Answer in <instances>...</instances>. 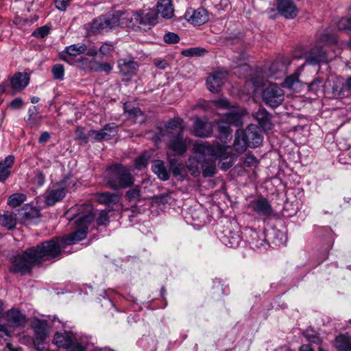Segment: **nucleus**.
Instances as JSON below:
<instances>
[{
  "label": "nucleus",
  "mask_w": 351,
  "mask_h": 351,
  "mask_svg": "<svg viewBox=\"0 0 351 351\" xmlns=\"http://www.w3.org/2000/svg\"><path fill=\"white\" fill-rule=\"evenodd\" d=\"M201 170L204 177H212L216 173L215 160L205 157L202 161Z\"/></svg>",
  "instance_id": "58836bf2"
},
{
  "label": "nucleus",
  "mask_w": 351,
  "mask_h": 351,
  "mask_svg": "<svg viewBox=\"0 0 351 351\" xmlns=\"http://www.w3.org/2000/svg\"><path fill=\"white\" fill-rule=\"evenodd\" d=\"M220 240L227 247H237L241 241V237L239 231H232L230 228H226L222 232Z\"/></svg>",
  "instance_id": "5701e85b"
},
{
  "label": "nucleus",
  "mask_w": 351,
  "mask_h": 351,
  "mask_svg": "<svg viewBox=\"0 0 351 351\" xmlns=\"http://www.w3.org/2000/svg\"><path fill=\"white\" fill-rule=\"evenodd\" d=\"M17 224L16 214L0 210V225L8 230H13Z\"/></svg>",
  "instance_id": "c756f323"
},
{
  "label": "nucleus",
  "mask_w": 351,
  "mask_h": 351,
  "mask_svg": "<svg viewBox=\"0 0 351 351\" xmlns=\"http://www.w3.org/2000/svg\"><path fill=\"white\" fill-rule=\"evenodd\" d=\"M51 73L55 80L62 81L64 76V66L61 64H56L53 66Z\"/></svg>",
  "instance_id": "49530a36"
},
{
  "label": "nucleus",
  "mask_w": 351,
  "mask_h": 351,
  "mask_svg": "<svg viewBox=\"0 0 351 351\" xmlns=\"http://www.w3.org/2000/svg\"><path fill=\"white\" fill-rule=\"evenodd\" d=\"M146 116L138 108H133V123L142 124L145 121Z\"/></svg>",
  "instance_id": "09e8293b"
},
{
  "label": "nucleus",
  "mask_w": 351,
  "mask_h": 351,
  "mask_svg": "<svg viewBox=\"0 0 351 351\" xmlns=\"http://www.w3.org/2000/svg\"><path fill=\"white\" fill-rule=\"evenodd\" d=\"M164 41L167 44H176L180 40L179 36L173 32H168L163 36Z\"/></svg>",
  "instance_id": "13d9d810"
},
{
  "label": "nucleus",
  "mask_w": 351,
  "mask_h": 351,
  "mask_svg": "<svg viewBox=\"0 0 351 351\" xmlns=\"http://www.w3.org/2000/svg\"><path fill=\"white\" fill-rule=\"evenodd\" d=\"M111 134H108L102 130H90L88 132V136L91 138L93 141L100 142L110 139Z\"/></svg>",
  "instance_id": "c03bdc74"
},
{
  "label": "nucleus",
  "mask_w": 351,
  "mask_h": 351,
  "mask_svg": "<svg viewBox=\"0 0 351 351\" xmlns=\"http://www.w3.org/2000/svg\"><path fill=\"white\" fill-rule=\"evenodd\" d=\"M277 9L282 16L289 19L295 18L298 13V9L292 0H277Z\"/></svg>",
  "instance_id": "a211bd4d"
},
{
  "label": "nucleus",
  "mask_w": 351,
  "mask_h": 351,
  "mask_svg": "<svg viewBox=\"0 0 351 351\" xmlns=\"http://www.w3.org/2000/svg\"><path fill=\"white\" fill-rule=\"evenodd\" d=\"M6 325L9 328L23 327L26 322V317L18 308H12L5 313Z\"/></svg>",
  "instance_id": "dca6fc26"
},
{
  "label": "nucleus",
  "mask_w": 351,
  "mask_h": 351,
  "mask_svg": "<svg viewBox=\"0 0 351 351\" xmlns=\"http://www.w3.org/2000/svg\"><path fill=\"white\" fill-rule=\"evenodd\" d=\"M120 73L124 77L123 80L129 81L132 74V58H122L118 61Z\"/></svg>",
  "instance_id": "4c0bfd02"
},
{
  "label": "nucleus",
  "mask_w": 351,
  "mask_h": 351,
  "mask_svg": "<svg viewBox=\"0 0 351 351\" xmlns=\"http://www.w3.org/2000/svg\"><path fill=\"white\" fill-rule=\"evenodd\" d=\"M21 219L20 223L22 224H27L33 221L36 219L40 217V210L36 207L32 206L29 204H25L20 210Z\"/></svg>",
  "instance_id": "b1692460"
},
{
  "label": "nucleus",
  "mask_w": 351,
  "mask_h": 351,
  "mask_svg": "<svg viewBox=\"0 0 351 351\" xmlns=\"http://www.w3.org/2000/svg\"><path fill=\"white\" fill-rule=\"evenodd\" d=\"M242 130H237L235 133V138L234 141V148L236 152L239 154L243 153L247 147L248 142L246 141L245 136Z\"/></svg>",
  "instance_id": "e433bc0d"
},
{
  "label": "nucleus",
  "mask_w": 351,
  "mask_h": 351,
  "mask_svg": "<svg viewBox=\"0 0 351 351\" xmlns=\"http://www.w3.org/2000/svg\"><path fill=\"white\" fill-rule=\"evenodd\" d=\"M29 77L27 73H16L10 80V84L14 91H21L27 86Z\"/></svg>",
  "instance_id": "393cba45"
},
{
  "label": "nucleus",
  "mask_w": 351,
  "mask_h": 351,
  "mask_svg": "<svg viewBox=\"0 0 351 351\" xmlns=\"http://www.w3.org/2000/svg\"><path fill=\"white\" fill-rule=\"evenodd\" d=\"M304 336L311 344L301 346L299 351H313L315 348H312L311 344L314 343L319 346L322 342L321 339L312 330H306Z\"/></svg>",
  "instance_id": "72a5a7b5"
},
{
  "label": "nucleus",
  "mask_w": 351,
  "mask_h": 351,
  "mask_svg": "<svg viewBox=\"0 0 351 351\" xmlns=\"http://www.w3.org/2000/svg\"><path fill=\"white\" fill-rule=\"evenodd\" d=\"M51 28L47 25H43L42 27H40L37 29H36L33 33L32 36L36 37L43 38L47 36L50 33Z\"/></svg>",
  "instance_id": "864d4df0"
},
{
  "label": "nucleus",
  "mask_w": 351,
  "mask_h": 351,
  "mask_svg": "<svg viewBox=\"0 0 351 351\" xmlns=\"http://www.w3.org/2000/svg\"><path fill=\"white\" fill-rule=\"evenodd\" d=\"M94 220V215L91 212L80 216L76 221L79 229L72 233L61 237L64 245H73L86 239L89 225Z\"/></svg>",
  "instance_id": "423d86ee"
},
{
  "label": "nucleus",
  "mask_w": 351,
  "mask_h": 351,
  "mask_svg": "<svg viewBox=\"0 0 351 351\" xmlns=\"http://www.w3.org/2000/svg\"><path fill=\"white\" fill-rule=\"evenodd\" d=\"M71 0H55V6L60 11H65Z\"/></svg>",
  "instance_id": "338daca9"
},
{
  "label": "nucleus",
  "mask_w": 351,
  "mask_h": 351,
  "mask_svg": "<svg viewBox=\"0 0 351 351\" xmlns=\"http://www.w3.org/2000/svg\"><path fill=\"white\" fill-rule=\"evenodd\" d=\"M334 346L338 351H351V335L348 333L339 335L334 341Z\"/></svg>",
  "instance_id": "2f4dec72"
},
{
  "label": "nucleus",
  "mask_w": 351,
  "mask_h": 351,
  "mask_svg": "<svg viewBox=\"0 0 351 351\" xmlns=\"http://www.w3.org/2000/svg\"><path fill=\"white\" fill-rule=\"evenodd\" d=\"M152 169L153 172L161 180L166 181L168 180L170 178V170L167 168L165 163L162 160H154L152 166Z\"/></svg>",
  "instance_id": "cd10ccee"
},
{
  "label": "nucleus",
  "mask_w": 351,
  "mask_h": 351,
  "mask_svg": "<svg viewBox=\"0 0 351 351\" xmlns=\"http://www.w3.org/2000/svg\"><path fill=\"white\" fill-rule=\"evenodd\" d=\"M65 247L61 237H55L40 245L27 248L29 254H34L39 265L44 261L58 258Z\"/></svg>",
  "instance_id": "7ed1b4c3"
},
{
  "label": "nucleus",
  "mask_w": 351,
  "mask_h": 351,
  "mask_svg": "<svg viewBox=\"0 0 351 351\" xmlns=\"http://www.w3.org/2000/svg\"><path fill=\"white\" fill-rule=\"evenodd\" d=\"M206 51L202 48L193 47L190 48L182 51V55L186 57L200 56H202Z\"/></svg>",
  "instance_id": "8fccbe9b"
},
{
  "label": "nucleus",
  "mask_w": 351,
  "mask_h": 351,
  "mask_svg": "<svg viewBox=\"0 0 351 351\" xmlns=\"http://www.w3.org/2000/svg\"><path fill=\"white\" fill-rule=\"evenodd\" d=\"M261 97L267 106L276 108L281 105L284 101L285 93L278 85L270 83L263 86Z\"/></svg>",
  "instance_id": "6e6552de"
},
{
  "label": "nucleus",
  "mask_w": 351,
  "mask_h": 351,
  "mask_svg": "<svg viewBox=\"0 0 351 351\" xmlns=\"http://www.w3.org/2000/svg\"><path fill=\"white\" fill-rule=\"evenodd\" d=\"M185 19L195 25H201L206 23L209 18L208 12L204 8L194 10L189 8L184 14Z\"/></svg>",
  "instance_id": "f3484780"
},
{
  "label": "nucleus",
  "mask_w": 351,
  "mask_h": 351,
  "mask_svg": "<svg viewBox=\"0 0 351 351\" xmlns=\"http://www.w3.org/2000/svg\"><path fill=\"white\" fill-rule=\"evenodd\" d=\"M93 29L95 32H107L112 27V23L110 19L106 17H100L93 23Z\"/></svg>",
  "instance_id": "a19ab883"
},
{
  "label": "nucleus",
  "mask_w": 351,
  "mask_h": 351,
  "mask_svg": "<svg viewBox=\"0 0 351 351\" xmlns=\"http://www.w3.org/2000/svg\"><path fill=\"white\" fill-rule=\"evenodd\" d=\"M294 57L295 58H304L305 59L306 63L311 65H317L327 62L326 52L318 46L311 48L308 51L304 52L301 56L295 54Z\"/></svg>",
  "instance_id": "9b49d317"
},
{
  "label": "nucleus",
  "mask_w": 351,
  "mask_h": 351,
  "mask_svg": "<svg viewBox=\"0 0 351 351\" xmlns=\"http://www.w3.org/2000/svg\"><path fill=\"white\" fill-rule=\"evenodd\" d=\"M337 27L341 31L351 30V16L340 19L337 23Z\"/></svg>",
  "instance_id": "5fc2aeb1"
},
{
  "label": "nucleus",
  "mask_w": 351,
  "mask_h": 351,
  "mask_svg": "<svg viewBox=\"0 0 351 351\" xmlns=\"http://www.w3.org/2000/svg\"><path fill=\"white\" fill-rule=\"evenodd\" d=\"M158 14H160L164 19H171L173 16V8L171 0H159L157 3Z\"/></svg>",
  "instance_id": "473e14b6"
},
{
  "label": "nucleus",
  "mask_w": 351,
  "mask_h": 351,
  "mask_svg": "<svg viewBox=\"0 0 351 351\" xmlns=\"http://www.w3.org/2000/svg\"><path fill=\"white\" fill-rule=\"evenodd\" d=\"M40 265L34 254H29L27 248L21 255L16 256L11 265L10 270L14 274L22 275L29 273L34 266Z\"/></svg>",
  "instance_id": "0eeeda50"
},
{
  "label": "nucleus",
  "mask_w": 351,
  "mask_h": 351,
  "mask_svg": "<svg viewBox=\"0 0 351 351\" xmlns=\"http://www.w3.org/2000/svg\"><path fill=\"white\" fill-rule=\"evenodd\" d=\"M23 106V101L21 97H16L12 101H11L8 107L12 110H19L21 109Z\"/></svg>",
  "instance_id": "69168bd1"
},
{
  "label": "nucleus",
  "mask_w": 351,
  "mask_h": 351,
  "mask_svg": "<svg viewBox=\"0 0 351 351\" xmlns=\"http://www.w3.org/2000/svg\"><path fill=\"white\" fill-rule=\"evenodd\" d=\"M169 166L171 169L173 174L175 176H181L183 171V165L182 163L178 162V161L175 159H169Z\"/></svg>",
  "instance_id": "de8ad7c7"
},
{
  "label": "nucleus",
  "mask_w": 351,
  "mask_h": 351,
  "mask_svg": "<svg viewBox=\"0 0 351 351\" xmlns=\"http://www.w3.org/2000/svg\"><path fill=\"white\" fill-rule=\"evenodd\" d=\"M97 201L101 204L111 206L119 202V196L115 193L104 192L97 194Z\"/></svg>",
  "instance_id": "ea45409f"
},
{
  "label": "nucleus",
  "mask_w": 351,
  "mask_h": 351,
  "mask_svg": "<svg viewBox=\"0 0 351 351\" xmlns=\"http://www.w3.org/2000/svg\"><path fill=\"white\" fill-rule=\"evenodd\" d=\"M304 336L311 344L301 346L299 351H313L315 348H312L311 344L314 343L319 346L322 342L321 339L312 330H306Z\"/></svg>",
  "instance_id": "c9c22d12"
},
{
  "label": "nucleus",
  "mask_w": 351,
  "mask_h": 351,
  "mask_svg": "<svg viewBox=\"0 0 351 351\" xmlns=\"http://www.w3.org/2000/svg\"><path fill=\"white\" fill-rule=\"evenodd\" d=\"M248 142L249 147H256L261 144L263 136L259 129L254 125H249L245 130H242Z\"/></svg>",
  "instance_id": "412c9836"
},
{
  "label": "nucleus",
  "mask_w": 351,
  "mask_h": 351,
  "mask_svg": "<svg viewBox=\"0 0 351 351\" xmlns=\"http://www.w3.org/2000/svg\"><path fill=\"white\" fill-rule=\"evenodd\" d=\"M193 151L195 156L190 157L186 166L192 176H198L200 173L202 161L205 157H213L215 160H226L230 156V147L217 144L210 145L208 143H197L194 145Z\"/></svg>",
  "instance_id": "f257e3e1"
},
{
  "label": "nucleus",
  "mask_w": 351,
  "mask_h": 351,
  "mask_svg": "<svg viewBox=\"0 0 351 351\" xmlns=\"http://www.w3.org/2000/svg\"><path fill=\"white\" fill-rule=\"evenodd\" d=\"M101 130L108 134H111L110 139L117 134V127L114 123L106 124Z\"/></svg>",
  "instance_id": "bf43d9fd"
},
{
  "label": "nucleus",
  "mask_w": 351,
  "mask_h": 351,
  "mask_svg": "<svg viewBox=\"0 0 351 351\" xmlns=\"http://www.w3.org/2000/svg\"><path fill=\"white\" fill-rule=\"evenodd\" d=\"M27 196L24 193H16L9 196L8 199V205L16 208L25 202Z\"/></svg>",
  "instance_id": "37998d69"
},
{
  "label": "nucleus",
  "mask_w": 351,
  "mask_h": 351,
  "mask_svg": "<svg viewBox=\"0 0 351 351\" xmlns=\"http://www.w3.org/2000/svg\"><path fill=\"white\" fill-rule=\"evenodd\" d=\"M47 322L43 320L36 319L32 324L34 330L36 339L40 342H43L47 337L48 332L47 328Z\"/></svg>",
  "instance_id": "c85d7f7f"
},
{
  "label": "nucleus",
  "mask_w": 351,
  "mask_h": 351,
  "mask_svg": "<svg viewBox=\"0 0 351 351\" xmlns=\"http://www.w3.org/2000/svg\"><path fill=\"white\" fill-rule=\"evenodd\" d=\"M53 343L59 348L69 349L73 346L76 351H101L95 346L92 337L84 335L78 337L72 331H58L54 334Z\"/></svg>",
  "instance_id": "f03ea898"
},
{
  "label": "nucleus",
  "mask_w": 351,
  "mask_h": 351,
  "mask_svg": "<svg viewBox=\"0 0 351 351\" xmlns=\"http://www.w3.org/2000/svg\"><path fill=\"white\" fill-rule=\"evenodd\" d=\"M219 133L221 138H227L229 135L232 134V130L230 128V125L224 120L222 117L216 121Z\"/></svg>",
  "instance_id": "79ce46f5"
},
{
  "label": "nucleus",
  "mask_w": 351,
  "mask_h": 351,
  "mask_svg": "<svg viewBox=\"0 0 351 351\" xmlns=\"http://www.w3.org/2000/svg\"><path fill=\"white\" fill-rule=\"evenodd\" d=\"M319 41L325 44H334L337 43V39L335 36L324 33L320 35Z\"/></svg>",
  "instance_id": "e2e57ef3"
},
{
  "label": "nucleus",
  "mask_w": 351,
  "mask_h": 351,
  "mask_svg": "<svg viewBox=\"0 0 351 351\" xmlns=\"http://www.w3.org/2000/svg\"><path fill=\"white\" fill-rule=\"evenodd\" d=\"M14 161V156L9 155L0 162V182L4 183L10 177Z\"/></svg>",
  "instance_id": "bb28decb"
},
{
  "label": "nucleus",
  "mask_w": 351,
  "mask_h": 351,
  "mask_svg": "<svg viewBox=\"0 0 351 351\" xmlns=\"http://www.w3.org/2000/svg\"><path fill=\"white\" fill-rule=\"evenodd\" d=\"M257 158L252 154H247L243 158V164L248 167H255L258 165Z\"/></svg>",
  "instance_id": "4d7b16f0"
},
{
  "label": "nucleus",
  "mask_w": 351,
  "mask_h": 351,
  "mask_svg": "<svg viewBox=\"0 0 351 351\" xmlns=\"http://www.w3.org/2000/svg\"><path fill=\"white\" fill-rule=\"evenodd\" d=\"M304 336L311 344L301 346L299 351H313L315 348H312L311 344L314 343L319 346L322 342L321 339L312 330H306Z\"/></svg>",
  "instance_id": "f704fd0d"
},
{
  "label": "nucleus",
  "mask_w": 351,
  "mask_h": 351,
  "mask_svg": "<svg viewBox=\"0 0 351 351\" xmlns=\"http://www.w3.org/2000/svg\"><path fill=\"white\" fill-rule=\"evenodd\" d=\"M76 139L80 140L84 143H87L88 142V136L86 135L84 132V128L82 127H77L75 131Z\"/></svg>",
  "instance_id": "0e129e2a"
},
{
  "label": "nucleus",
  "mask_w": 351,
  "mask_h": 351,
  "mask_svg": "<svg viewBox=\"0 0 351 351\" xmlns=\"http://www.w3.org/2000/svg\"><path fill=\"white\" fill-rule=\"evenodd\" d=\"M245 236L247 243L253 249H266L268 245L265 233L263 232H257L251 228H247Z\"/></svg>",
  "instance_id": "f8f14e48"
},
{
  "label": "nucleus",
  "mask_w": 351,
  "mask_h": 351,
  "mask_svg": "<svg viewBox=\"0 0 351 351\" xmlns=\"http://www.w3.org/2000/svg\"><path fill=\"white\" fill-rule=\"evenodd\" d=\"M87 51V46L84 43H78L67 46L60 53V58L71 65H74L75 60L84 55Z\"/></svg>",
  "instance_id": "9d476101"
},
{
  "label": "nucleus",
  "mask_w": 351,
  "mask_h": 351,
  "mask_svg": "<svg viewBox=\"0 0 351 351\" xmlns=\"http://www.w3.org/2000/svg\"><path fill=\"white\" fill-rule=\"evenodd\" d=\"M80 70L89 72H104L109 74L113 66L108 62H99L95 58H89L87 56H80L75 62V64Z\"/></svg>",
  "instance_id": "1a4fd4ad"
},
{
  "label": "nucleus",
  "mask_w": 351,
  "mask_h": 351,
  "mask_svg": "<svg viewBox=\"0 0 351 351\" xmlns=\"http://www.w3.org/2000/svg\"><path fill=\"white\" fill-rule=\"evenodd\" d=\"M228 79V73L225 71H217L208 77L206 85L212 93H218Z\"/></svg>",
  "instance_id": "2eb2a0df"
},
{
  "label": "nucleus",
  "mask_w": 351,
  "mask_h": 351,
  "mask_svg": "<svg viewBox=\"0 0 351 351\" xmlns=\"http://www.w3.org/2000/svg\"><path fill=\"white\" fill-rule=\"evenodd\" d=\"M243 112L242 110L234 109L222 117L230 125L240 127L243 125Z\"/></svg>",
  "instance_id": "7c9ffc66"
},
{
  "label": "nucleus",
  "mask_w": 351,
  "mask_h": 351,
  "mask_svg": "<svg viewBox=\"0 0 351 351\" xmlns=\"http://www.w3.org/2000/svg\"><path fill=\"white\" fill-rule=\"evenodd\" d=\"M252 210L260 216L269 217L271 215L273 209L265 198L261 197L250 202Z\"/></svg>",
  "instance_id": "6ab92c4d"
},
{
  "label": "nucleus",
  "mask_w": 351,
  "mask_h": 351,
  "mask_svg": "<svg viewBox=\"0 0 351 351\" xmlns=\"http://www.w3.org/2000/svg\"><path fill=\"white\" fill-rule=\"evenodd\" d=\"M45 175L42 171L37 170L34 178V182L40 187L45 184Z\"/></svg>",
  "instance_id": "680f3d73"
},
{
  "label": "nucleus",
  "mask_w": 351,
  "mask_h": 351,
  "mask_svg": "<svg viewBox=\"0 0 351 351\" xmlns=\"http://www.w3.org/2000/svg\"><path fill=\"white\" fill-rule=\"evenodd\" d=\"M96 221L98 226H106L110 222L108 211L106 210L100 211Z\"/></svg>",
  "instance_id": "603ef678"
},
{
  "label": "nucleus",
  "mask_w": 351,
  "mask_h": 351,
  "mask_svg": "<svg viewBox=\"0 0 351 351\" xmlns=\"http://www.w3.org/2000/svg\"><path fill=\"white\" fill-rule=\"evenodd\" d=\"M134 16L136 22L141 25L154 26L157 23L158 13L154 9L146 8L140 10Z\"/></svg>",
  "instance_id": "ddd939ff"
},
{
  "label": "nucleus",
  "mask_w": 351,
  "mask_h": 351,
  "mask_svg": "<svg viewBox=\"0 0 351 351\" xmlns=\"http://www.w3.org/2000/svg\"><path fill=\"white\" fill-rule=\"evenodd\" d=\"M77 182L69 176L64 177L60 182L49 186L45 193V202L47 206H53L61 201L68 192L75 190Z\"/></svg>",
  "instance_id": "39448f33"
},
{
  "label": "nucleus",
  "mask_w": 351,
  "mask_h": 351,
  "mask_svg": "<svg viewBox=\"0 0 351 351\" xmlns=\"http://www.w3.org/2000/svg\"><path fill=\"white\" fill-rule=\"evenodd\" d=\"M114 47L111 42L104 43L99 48V51L104 56H110L114 51Z\"/></svg>",
  "instance_id": "3c124183"
},
{
  "label": "nucleus",
  "mask_w": 351,
  "mask_h": 351,
  "mask_svg": "<svg viewBox=\"0 0 351 351\" xmlns=\"http://www.w3.org/2000/svg\"><path fill=\"white\" fill-rule=\"evenodd\" d=\"M322 83L323 79L322 77H315L311 83L308 84V90L316 93L319 88L322 86Z\"/></svg>",
  "instance_id": "052dcab7"
},
{
  "label": "nucleus",
  "mask_w": 351,
  "mask_h": 351,
  "mask_svg": "<svg viewBox=\"0 0 351 351\" xmlns=\"http://www.w3.org/2000/svg\"><path fill=\"white\" fill-rule=\"evenodd\" d=\"M149 158V155L145 154H143L138 156L134 161V165L135 168L141 170L145 167L147 164Z\"/></svg>",
  "instance_id": "6e6d98bb"
},
{
  "label": "nucleus",
  "mask_w": 351,
  "mask_h": 351,
  "mask_svg": "<svg viewBox=\"0 0 351 351\" xmlns=\"http://www.w3.org/2000/svg\"><path fill=\"white\" fill-rule=\"evenodd\" d=\"M254 117L263 130H269L272 128L271 116L265 108H259L254 114Z\"/></svg>",
  "instance_id": "a878e982"
},
{
  "label": "nucleus",
  "mask_w": 351,
  "mask_h": 351,
  "mask_svg": "<svg viewBox=\"0 0 351 351\" xmlns=\"http://www.w3.org/2000/svg\"><path fill=\"white\" fill-rule=\"evenodd\" d=\"M190 140L184 137L182 133L171 136L168 143V147L172 150L176 155L182 156L187 150Z\"/></svg>",
  "instance_id": "4468645a"
},
{
  "label": "nucleus",
  "mask_w": 351,
  "mask_h": 351,
  "mask_svg": "<svg viewBox=\"0 0 351 351\" xmlns=\"http://www.w3.org/2000/svg\"><path fill=\"white\" fill-rule=\"evenodd\" d=\"M170 199V193H166L155 196L156 202L160 204H165L168 203Z\"/></svg>",
  "instance_id": "774afa93"
},
{
  "label": "nucleus",
  "mask_w": 351,
  "mask_h": 351,
  "mask_svg": "<svg viewBox=\"0 0 351 351\" xmlns=\"http://www.w3.org/2000/svg\"><path fill=\"white\" fill-rule=\"evenodd\" d=\"M104 176L108 185L113 190L132 186V175L130 169L120 163L108 166L104 172Z\"/></svg>",
  "instance_id": "20e7f679"
},
{
  "label": "nucleus",
  "mask_w": 351,
  "mask_h": 351,
  "mask_svg": "<svg viewBox=\"0 0 351 351\" xmlns=\"http://www.w3.org/2000/svg\"><path fill=\"white\" fill-rule=\"evenodd\" d=\"M185 125L182 119L175 118L169 120L165 125L164 129H161L160 134L161 136H172L182 133Z\"/></svg>",
  "instance_id": "aec40b11"
},
{
  "label": "nucleus",
  "mask_w": 351,
  "mask_h": 351,
  "mask_svg": "<svg viewBox=\"0 0 351 351\" xmlns=\"http://www.w3.org/2000/svg\"><path fill=\"white\" fill-rule=\"evenodd\" d=\"M193 133L196 136L208 137L213 132V125L207 119L196 118L193 126Z\"/></svg>",
  "instance_id": "4be33fe9"
},
{
  "label": "nucleus",
  "mask_w": 351,
  "mask_h": 351,
  "mask_svg": "<svg viewBox=\"0 0 351 351\" xmlns=\"http://www.w3.org/2000/svg\"><path fill=\"white\" fill-rule=\"evenodd\" d=\"M299 73L295 72L293 74L287 76L284 82V85L289 89H293L295 86L299 83Z\"/></svg>",
  "instance_id": "a18cd8bd"
}]
</instances>
